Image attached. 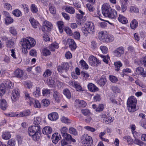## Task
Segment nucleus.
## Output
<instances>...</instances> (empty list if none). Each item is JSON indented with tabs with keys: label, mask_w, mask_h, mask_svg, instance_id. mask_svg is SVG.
<instances>
[{
	"label": "nucleus",
	"mask_w": 146,
	"mask_h": 146,
	"mask_svg": "<svg viewBox=\"0 0 146 146\" xmlns=\"http://www.w3.org/2000/svg\"><path fill=\"white\" fill-rule=\"evenodd\" d=\"M111 89L114 93H120L121 92L120 89L117 86H112L111 87Z\"/></svg>",
	"instance_id": "33"
},
{
	"label": "nucleus",
	"mask_w": 146,
	"mask_h": 146,
	"mask_svg": "<svg viewBox=\"0 0 146 146\" xmlns=\"http://www.w3.org/2000/svg\"><path fill=\"white\" fill-rule=\"evenodd\" d=\"M49 11L50 13L52 14H55L56 13V11L54 6L53 5L50 4H49Z\"/></svg>",
	"instance_id": "41"
},
{
	"label": "nucleus",
	"mask_w": 146,
	"mask_h": 146,
	"mask_svg": "<svg viewBox=\"0 0 146 146\" xmlns=\"http://www.w3.org/2000/svg\"><path fill=\"white\" fill-rule=\"evenodd\" d=\"M42 131L44 134H50L52 132V129L49 126H46L43 129Z\"/></svg>",
	"instance_id": "26"
},
{
	"label": "nucleus",
	"mask_w": 146,
	"mask_h": 146,
	"mask_svg": "<svg viewBox=\"0 0 146 146\" xmlns=\"http://www.w3.org/2000/svg\"><path fill=\"white\" fill-rule=\"evenodd\" d=\"M54 99L57 102H59L60 100L61 95L59 93L56 91L54 92L53 94Z\"/></svg>",
	"instance_id": "18"
},
{
	"label": "nucleus",
	"mask_w": 146,
	"mask_h": 146,
	"mask_svg": "<svg viewBox=\"0 0 146 146\" xmlns=\"http://www.w3.org/2000/svg\"><path fill=\"white\" fill-rule=\"evenodd\" d=\"M25 99L26 100H28L29 104L33 101V98H32L30 96V94L27 92L25 93Z\"/></svg>",
	"instance_id": "31"
},
{
	"label": "nucleus",
	"mask_w": 146,
	"mask_h": 146,
	"mask_svg": "<svg viewBox=\"0 0 146 146\" xmlns=\"http://www.w3.org/2000/svg\"><path fill=\"white\" fill-rule=\"evenodd\" d=\"M20 91L18 89L13 90L11 94V98L13 103L17 102L20 97Z\"/></svg>",
	"instance_id": "6"
},
{
	"label": "nucleus",
	"mask_w": 146,
	"mask_h": 146,
	"mask_svg": "<svg viewBox=\"0 0 146 146\" xmlns=\"http://www.w3.org/2000/svg\"><path fill=\"white\" fill-rule=\"evenodd\" d=\"M41 130L40 127L39 125L31 126L29 128L28 133L30 136H32L33 139L37 141L39 138L38 133Z\"/></svg>",
	"instance_id": "2"
},
{
	"label": "nucleus",
	"mask_w": 146,
	"mask_h": 146,
	"mask_svg": "<svg viewBox=\"0 0 146 146\" xmlns=\"http://www.w3.org/2000/svg\"><path fill=\"white\" fill-rule=\"evenodd\" d=\"M61 121L62 122L67 124H68L70 123V121L69 119H68L67 118L64 117H62L61 118Z\"/></svg>",
	"instance_id": "64"
},
{
	"label": "nucleus",
	"mask_w": 146,
	"mask_h": 146,
	"mask_svg": "<svg viewBox=\"0 0 146 146\" xmlns=\"http://www.w3.org/2000/svg\"><path fill=\"white\" fill-rule=\"evenodd\" d=\"M83 16L80 14H77L76 16V22L78 25H81L83 24L84 22L83 19Z\"/></svg>",
	"instance_id": "15"
},
{
	"label": "nucleus",
	"mask_w": 146,
	"mask_h": 146,
	"mask_svg": "<svg viewBox=\"0 0 146 146\" xmlns=\"http://www.w3.org/2000/svg\"><path fill=\"white\" fill-rule=\"evenodd\" d=\"M63 93L68 99H69L70 98V91L67 89H65L63 90Z\"/></svg>",
	"instance_id": "37"
},
{
	"label": "nucleus",
	"mask_w": 146,
	"mask_h": 146,
	"mask_svg": "<svg viewBox=\"0 0 146 146\" xmlns=\"http://www.w3.org/2000/svg\"><path fill=\"white\" fill-rule=\"evenodd\" d=\"M21 7L23 8V11L27 13L29 11V9L28 6L25 4H23L22 5Z\"/></svg>",
	"instance_id": "63"
},
{
	"label": "nucleus",
	"mask_w": 146,
	"mask_h": 146,
	"mask_svg": "<svg viewBox=\"0 0 146 146\" xmlns=\"http://www.w3.org/2000/svg\"><path fill=\"white\" fill-rule=\"evenodd\" d=\"M114 65L115 67V70L118 71L120 69V68L122 66V64L121 62L118 61L115 62Z\"/></svg>",
	"instance_id": "38"
},
{
	"label": "nucleus",
	"mask_w": 146,
	"mask_h": 146,
	"mask_svg": "<svg viewBox=\"0 0 146 146\" xmlns=\"http://www.w3.org/2000/svg\"><path fill=\"white\" fill-rule=\"evenodd\" d=\"M82 141L83 144L86 146H90L93 144V141L92 137L86 134L82 135Z\"/></svg>",
	"instance_id": "5"
},
{
	"label": "nucleus",
	"mask_w": 146,
	"mask_h": 146,
	"mask_svg": "<svg viewBox=\"0 0 146 146\" xmlns=\"http://www.w3.org/2000/svg\"><path fill=\"white\" fill-rule=\"evenodd\" d=\"M117 16V12L115 9H112L105 17L111 19H115Z\"/></svg>",
	"instance_id": "11"
},
{
	"label": "nucleus",
	"mask_w": 146,
	"mask_h": 146,
	"mask_svg": "<svg viewBox=\"0 0 146 146\" xmlns=\"http://www.w3.org/2000/svg\"><path fill=\"white\" fill-rule=\"evenodd\" d=\"M13 14L15 16L19 17L22 15L21 11L18 9H16L13 10L12 12Z\"/></svg>",
	"instance_id": "35"
},
{
	"label": "nucleus",
	"mask_w": 146,
	"mask_h": 146,
	"mask_svg": "<svg viewBox=\"0 0 146 146\" xmlns=\"http://www.w3.org/2000/svg\"><path fill=\"white\" fill-rule=\"evenodd\" d=\"M96 58L93 55L90 56L88 59V62L92 66H95V62Z\"/></svg>",
	"instance_id": "25"
},
{
	"label": "nucleus",
	"mask_w": 146,
	"mask_h": 146,
	"mask_svg": "<svg viewBox=\"0 0 146 146\" xmlns=\"http://www.w3.org/2000/svg\"><path fill=\"white\" fill-rule=\"evenodd\" d=\"M31 112L29 110H27L23 112H20L19 113V117L28 116L30 114Z\"/></svg>",
	"instance_id": "27"
},
{
	"label": "nucleus",
	"mask_w": 146,
	"mask_h": 146,
	"mask_svg": "<svg viewBox=\"0 0 146 146\" xmlns=\"http://www.w3.org/2000/svg\"><path fill=\"white\" fill-rule=\"evenodd\" d=\"M29 21L33 27L35 28H36L39 26V23L38 22L33 18H30Z\"/></svg>",
	"instance_id": "24"
},
{
	"label": "nucleus",
	"mask_w": 146,
	"mask_h": 146,
	"mask_svg": "<svg viewBox=\"0 0 146 146\" xmlns=\"http://www.w3.org/2000/svg\"><path fill=\"white\" fill-rule=\"evenodd\" d=\"M42 53L43 55L45 56L49 55L50 54V52L49 50L46 48H44L43 49Z\"/></svg>",
	"instance_id": "45"
},
{
	"label": "nucleus",
	"mask_w": 146,
	"mask_h": 146,
	"mask_svg": "<svg viewBox=\"0 0 146 146\" xmlns=\"http://www.w3.org/2000/svg\"><path fill=\"white\" fill-rule=\"evenodd\" d=\"M82 66V67L83 69H87L88 68V66L86 62L83 60H82L80 62Z\"/></svg>",
	"instance_id": "42"
},
{
	"label": "nucleus",
	"mask_w": 146,
	"mask_h": 146,
	"mask_svg": "<svg viewBox=\"0 0 146 146\" xmlns=\"http://www.w3.org/2000/svg\"><path fill=\"white\" fill-rule=\"evenodd\" d=\"M8 105L6 100L1 99L0 100V108L1 109L5 110L7 109Z\"/></svg>",
	"instance_id": "14"
},
{
	"label": "nucleus",
	"mask_w": 146,
	"mask_h": 146,
	"mask_svg": "<svg viewBox=\"0 0 146 146\" xmlns=\"http://www.w3.org/2000/svg\"><path fill=\"white\" fill-rule=\"evenodd\" d=\"M32 117L34 118V124L37 126L41 122V118L39 116L36 115H33Z\"/></svg>",
	"instance_id": "21"
},
{
	"label": "nucleus",
	"mask_w": 146,
	"mask_h": 146,
	"mask_svg": "<svg viewBox=\"0 0 146 146\" xmlns=\"http://www.w3.org/2000/svg\"><path fill=\"white\" fill-rule=\"evenodd\" d=\"M113 40V36L110 35H107L104 42H110L112 41Z\"/></svg>",
	"instance_id": "39"
},
{
	"label": "nucleus",
	"mask_w": 146,
	"mask_h": 146,
	"mask_svg": "<svg viewBox=\"0 0 146 146\" xmlns=\"http://www.w3.org/2000/svg\"><path fill=\"white\" fill-rule=\"evenodd\" d=\"M64 31L67 34L70 36L72 35V33L71 29L68 27H66L64 29Z\"/></svg>",
	"instance_id": "62"
},
{
	"label": "nucleus",
	"mask_w": 146,
	"mask_h": 146,
	"mask_svg": "<svg viewBox=\"0 0 146 146\" xmlns=\"http://www.w3.org/2000/svg\"><path fill=\"white\" fill-rule=\"evenodd\" d=\"M35 44L36 42L33 38L29 37L23 38L22 48V52L24 54H26L28 52L27 49H29L33 47Z\"/></svg>",
	"instance_id": "1"
},
{
	"label": "nucleus",
	"mask_w": 146,
	"mask_h": 146,
	"mask_svg": "<svg viewBox=\"0 0 146 146\" xmlns=\"http://www.w3.org/2000/svg\"><path fill=\"white\" fill-rule=\"evenodd\" d=\"M11 137V135L9 132L5 131L2 132V137L3 139L7 140L10 138Z\"/></svg>",
	"instance_id": "23"
},
{
	"label": "nucleus",
	"mask_w": 146,
	"mask_h": 146,
	"mask_svg": "<svg viewBox=\"0 0 146 146\" xmlns=\"http://www.w3.org/2000/svg\"><path fill=\"white\" fill-rule=\"evenodd\" d=\"M42 101L43 105L45 107L47 106L50 104V101L48 99H44Z\"/></svg>",
	"instance_id": "59"
},
{
	"label": "nucleus",
	"mask_w": 146,
	"mask_h": 146,
	"mask_svg": "<svg viewBox=\"0 0 146 146\" xmlns=\"http://www.w3.org/2000/svg\"><path fill=\"white\" fill-rule=\"evenodd\" d=\"M75 106L77 108L85 107L86 105V103L84 100L79 99L75 100L74 103Z\"/></svg>",
	"instance_id": "9"
},
{
	"label": "nucleus",
	"mask_w": 146,
	"mask_h": 146,
	"mask_svg": "<svg viewBox=\"0 0 146 146\" xmlns=\"http://www.w3.org/2000/svg\"><path fill=\"white\" fill-rule=\"evenodd\" d=\"M14 75L16 77L24 79L27 78V74L24 72L22 70L19 69H17L15 70L14 72Z\"/></svg>",
	"instance_id": "7"
},
{
	"label": "nucleus",
	"mask_w": 146,
	"mask_h": 146,
	"mask_svg": "<svg viewBox=\"0 0 146 146\" xmlns=\"http://www.w3.org/2000/svg\"><path fill=\"white\" fill-rule=\"evenodd\" d=\"M61 138V137L59 134L58 133H55L52 135L51 139L53 143L56 144Z\"/></svg>",
	"instance_id": "12"
},
{
	"label": "nucleus",
	"mask_w": 146,
	"mask_h": 146,
	"mask_svg": "<svg viewBox=\"0 0 146 146\" xmlns=\"http://www.w3.org/2000/svg\"><path fill=\"white\" fill-rule=\"evenodd\" d=\"M100 56L103 59V61L106 64L108 63V59H110V57L108 55L104 56L100 55Z\"/></svg>",
	"instance_id": "49"
},
{
	"label": "nucleus",
	"mask_w": 146,
	"mask_h": 146,
	"mask_svg": "<svg viewBox=\"0 0 146 146\" xmlns=\"http://www.w3.org/2000/svg\"><path fill=\"white\" fill-rule=\"evenodd\" d=\"M119 21L123 24H126L128 22V20L123 15L119 14L118 17Z\"/></svg>",
	"instance_id": "22"
},
{
	"label": "nucleus",
	"mask_w": 146,
	"mask_h": 146,
	"mask_svg": "<svg viewBox=\"0 0 146 146\" xmlns=\"http://www.w3.org/2000/svg\"><path fill=\"white\" fill-rule=\"evenodd\" d=\"M88 89L89 90L92 92L98 91V88L94 84L90 83L88 85Z\"/></svg>",
	"instance_id": "20"
},
{
	"label": "nucleus",
	"mask_w": 146,
	"mask_h": 146,
	"mask_svg": "<svg viewBox=\"0 0 146 146\" xmlns=\"http://www.w3.org/2000/svg\"><path fill=\"white\" fill-rule=\"evenodd\" d=\"M1 81L4 83L3 84H5V87L9 89H11L13 88L14 86V83L10 80H2Z\"/></svg>",
	"instance_id": "10"
},
{
	"label": "nucleus",
	"mask_w": 146,
	"mask_h": 146,
	"mask_svg": "<svg viewBox=\"0 0 146 146\" xmlns=\"http://www.w3.org/2000/svg\"><path fill=\"white\" fill-rule=\"evenodd\" d=\"M6 44L7 47L9 48H11L13 47L14 45V43L11 40H8L6 42Z\"/></svg>",
	"instance_id": "46"
},
{
	"label": "nucleus",
	"mask_w": 146,
	"mask_h": 146,
	"mask_svg": "<svg viewBox=\"0 0 146 146\" xmlns=\"http://www.w3.org/2000/svg\"><path fill=\"white\" fill-rule=\"evenodd\" d=\"M82 31L84 34L94 32L95 30L93 23L91 22H86L84 25V27L82 28Z\"/></svg>",
	"instance_id": "4"
},
{
	"label": "nucleus",
	"mask_w": 146,
	"mask_h": 146,
	"mask_svg": "<svg viewBox=\"0 0 146 146\" xmlns=\"http://www.w3.org/2000/svg\"><path fill=\"white\" fill-rule=\"evenodd\" d=\"M136 74L138 75H141L145 77L146 76V74L144 71V69L141 67L136 68Z\"/></svg>",
	"instance_id": "17"
},
{
	"label": "nucleus",
	"mask_w": 146,
	"mask_h": 146,
	"mask_svg": "<svg viewBox=\"0 0 146 146\" xmlns=\"http://www.w3.org/2000/svg\"><path fill=\"white\" fill-rule=\"evenodd\" d=\"M138 22L136 19H133L131 22L130 27L132 29H135L138 26Z\"/></svg>",
	"instance_id": "34"
},
{
	"label": "nucleus",
	"mask_w": 146,
	"mask_h": 146,
	"mask_svg": "<svg viewBox=\"0 0 146 146\" xmlns=\"http://www.w3.org/2000/svg\"><path fill=\"white\" fill-rule=\"evenodd\" d=\"M13 19L11 17H7L5 19V24L9 25L12 23L13 22Z\"/></svg>",
	"instance_id": "44"
},
{
	"label": "nucleus",
	"mask_w": 146,
	"mask_h": 146,
	"mask_svg": "<svg viewBox=\"0 0 146 146\" xmlns=\"http://www.w3.org/2000/svg\"><path fill=\"white\" fill-rule=\"evenodd\" d=\"M74 88L77 91H80L82 90V88L80 84L77 82H74Z\"/></svg>",
	"instance_id": "32"
},
{
	"label": "nucleus",
	"mask_w": 146,
	"mask_h": 146,
	"mask_svg": "<svg viewBox=\"0 0 146 146\" xmlns=\"http://www.w3.org/2000/svg\"><path fill=\"white\" fill-rule=\"evenodd\" d=\"M43 25L48 28L51 29L52 25L51 23L47 21H45L43 22Z\"/></svg>",
	"instance_id": "48"
},
{
	"label": "nucleus",
	"mask_w": 146,
	"mask_h": 146,
	"mask_svg": "<svg viewBox=\"0 0 146 146\" xmlns=\"http://www.w3.org/2000/svg\"><path fill=\"white\" fill-rule=\"evenodd\" d=\"M129 11L131 13H137L139 12V9L135 6L130 7Z\"/></svg>",
	"instance_id": "40"
},
{
	"label": "nucleus",
	"mask_w": 146,
	"mask_h": 146,
	"mask_svg": "<svg viewBox=\"0 0 146 146\" xmlns=\"http://www.w3.org/2000/svg\"><path fill=\"white\" fill-rule=\"evenodd\" d=\"M5 114L8 117H19V113H16L13 112L8 113H5Z\"/></svg>",
	"instance_id": "52"
},
{
	"label": "nucleus",
	"mask_w": 146,
	"mask_h": 146,
	"mask_svg": "<svg viewBox=\"0 0 146 146\" xmlns=\"http://www.w3.org/2000/svg\"><path fill=\"white\" fill-rule=\"evenodd\" d=\"M131 70L129 68L124 69L123 70L122 76L123 77L125 75H126L127 74L131 73Z\"/></svg>",
	"instance_id": "56"
},
{
	"label": "nucleus",
	"mask_w": 146,
	"mask_h": 146,
	"mask_svg": "<svg viewBox=\"0 0 146 146\" xmlns=\"http://www.w3.org/2000/svg\"><path fill=\"white\" fill-rule=\"evenodd\" d=\"M33 94L35 97H38L40 94V88L36 87L35 91L33 92Z\"/></svg>",
	"instance_id": "55"
},
{
	"label": "nucleus",
	"mask_w": 146,
	"mask_h": 146,
	"mask_svg": "<svg viewBox=\"0 0 146 146\" xmlns=\"http://www.w3.org/2000/svg\"><path fill=\"white\" fill-rule=\"evenodd\" d=\"M52 72L51 70L49 69H47L46 70L43 76L44 77H47L51 75Z\"/></svg>",
	"instance_id": "47"
},
{
	"label": "nucleus",
	"mask_w": 146,
	"mask_h": 146,
	"mask_svg": "<svg viewBox=\"0 0 146 146\" xmlns=\"http://www.w3.org/2000/svg\"><path fill=\"white\" fill-rule=\"evenodd\" d=\"M111 9L110 5L108 4L104 3L102 7V12L103 15L105 17Z\"/></svg>",
	"instance_id": "8"
},
{
	"label": "nucleus",
	"mask_w": 146,
	"mask_h": 146,
	"mask_svg": "<svg viewBox=\"0 0 146 146\" xmlns=\"http://www.w3.org/2000/svg\"><path fill=\"white\" fill-rule=\"evenodd\" d=\"M109 78L110 80L113 83H116L118 81L117 78L113 75H110Z\"/></svg>",
	"instance_id": "53"
},
{
	"label": "nucleus",
	"mask_w": 146,
	"mask_h": 146,
	"mask_svg": "<svg viewBox=\"0 0 146 146\" xmlns=\"http://www.w3.org/2000/svg\"><path fill=\"white\" fill-rule=\"evenodd\" d=\"M48 117L49 119L51 121H55L58 119V115L56 112H52L48 114Z\"/></svg>",
	"instance_id": "13"
},
{
	"label": "nucleus",
	"mask_w": 146,
	"mask_h": 146,
	"mask_svg": "<svg viewBox=\"0 0 146 146\" xmlns=\"http://www.w3.org/2000/svg\"><path fill=\"white\" fill-rule=\"evenodd\" d=\"M31 11L33 13H36L38 11L37 7L35 4H33L31 5Z\"/></svg>",
	"instance_id": "54"
},
{
	"label": "nucleus",
	"mask_w": 146,
	"mask_h": 146,
	"mask_svg": "<svg viewBox=\"0 0 146 146\" xmlns=\"http://www.w3.org/2000/svg\"><path fill=\"white\" fill-rule=\"evenodd\" d=\"M103 109V105L102 104H100L97 106V107L95 110L96 111L99 112L102 111Z\"/></svg>",
	"instance_id": "61"
},
{
	"label": "nucleus",
	"mask_w": 146,
	"mask_h": 146,
	"mask_svg": "<svg viewBox=\"0 0 146 146\" xmlns=\"http://www.w3.org/2000/svg\"><path fill=\"white\" fill-rule=\"evenodd\" d=\"M9 31L13 35L16 36L17 35V31L15 28L13 27H11L9 28Z\"/></svg>",
	"instance_id": "51"
},
{
	"label": "nucleus",
	"mask_w": 146,
	"mask_h": 146,
	"mask_svg": "<svg viewBox=\"0 0 146 146\" xmlns=\"http://www.w3.org/2000/svg\"><path fill=\"white\" fill-rule=\"evenodd\" d=\"M137 102V100L133 96H131L128 98L127 102V109L129 112H133L135 111Z\"/></svg>",
	"instance_id": "3"
},
{
	"label": "nucleus",
	"mask_w": 146,
	"mask_h": 146,
	"mask_svg": "<svg viewBox=\"0 0 146 146\" xmlns=\"http://www.w3.org/2000/svg\"><path fill=\"white\" fill-rule=\"evenodd\" d=\"M114 120L113 117H111L110 116H107L106 118L105 119L104 121L107 124H110Z\"/></svg>",
	"instance_id": "43"
},
{
	"label": "nucleus",
	"mask_w": 146,
	"mask_h": 146,
	"mask_svg": "<svg viewBox=\"0 0 146 146\" xmlns=\"http://www.w3.org/2000/svg\"><path fill=\"white\" fill-rule=\"evenodd\" d=\"M57 24L60 32L62 33L64 27L63 22L62 21H58L57 22Z\"/></svg>",
	"instance_id": "28"
},
{
	"label": "nucleus",
	"mask_w": 146,
	"mask_h": 146,
	"mask_svg": "<svg viewBox=\"0 0 146 146\" xmlns=\"http://www.w3.org/2000/svg\"><path fill=\"white\" fill-rule=\"evenodd\" d=\"M8 146H14L15 144V141L14 139H11L8 142Z\"/></svg>",
	"instance_id": "58"
},
{
	"label": "nucleus",
	"mask_w": 146,
	"mask_h": 146,
	"mask_svg": "<svg viewBox=\"0 0 146 146\" xmlns=\"http://www.w3.org/2000/svg\"><path fill=\"white\" fill-rule=\"evenodd\" d=\"M5 84L2 83L0 85V96H2L6 92V88Z\"/></svg>",
	"instance_id": "29"
},
{
	"label": "nucleus",
	"mask_w": 146,
	"mask_h": 146,
	"mask_svg": "<svg viewBox=\"0 0 146 146\" xmlns=\"http://www.w3.org/2000/svg\"><path fill=\"white\" fill-rule=\"evenodd\" d=\"M106 82V80L104 76H102L101 78L98 81V84L101 86H104Z\"/></svg>",
	"instance_id": "30"
},
{
	"label": "nucleus",
	"mask_w": 146,
	"mask_h": 146,
	"mask_svg": "<svg viewBox=\"0 0 146 146\" xmlns=\"http://www.w3.org/2000/svg\"><path fill=\"white\" fill-rule=\"evenodd\" d=\"M107 35V33L106 31H101L99 32L98 33V38L100 40L104 42Z\"/></svg>",
	"instance_id": "19"
},
{
	"label": "nucleus",
	"mask_w": 146,
	"mask_h": 146,
	"mask_svg": "<svg viewBox=\"0 0 146 146\" xmlns=\"http://www.w3.org/2000/svg\"><path fill=\"white\" fill-rule=\"evenodd\" d=\"M31 102L29 104L30 106H33L34 108H40L41 107V104L39 101L37 100L33 99V101Z\"/></svg>",
	"instance_id": "16"
},
{
	"label": "nucleus",
	"mask_w": 146,
	"mask_h": 146,
	"mask_svg": "<svg viewBox=\"0 0 146 146\" xmlns=\"http://www.w3.org/2000/svg\"><path fill=\"white\" fill-rule=\"evenodd\" d=\"M82 113L85 116H89L90 113V112L89 110L87 109H82L81 110Z\"/></svg>",
	"instance_id": "50"
},
{
	"label": "nucleus",
	"mask_w": 146,
	"mask_h": 146,
	"mask_svg": "<svg viewBox=\"0 0 146 146\" xmlns=\"http://www.w3.org/2000/svg\"><path fill=\"white\" fill-rule=\"evenodd\" d=\"M43 96L47 97H49L50 94V90L48 89L43 90L42 91Z\"/></svg>",
	"instance_id": "36"
},
{
	"label": "nucleus",
	"mask_w": 146,
	"mask_h": 146,
	"mask_svg": "<svg viewBox=\"0 0 146 146\" xmlns=\"http://www.w3.org/2000/svg\"><path fill=\"white\" fill-rule=\"evenodd\" d=\"M86 6L88 9V10L91 12H93L95 9L93 6L89 3L86 4Z\"/></svg>",
	"instance_id": "60"
},
{
	"label": "nucleus",
	"mask_w": 146,
	"mask_h": 146,
	"mask_svg": "<svg viewBox=\"0 0 146 146\" xmlns=\"http://www.w3.org/2000/svg\"><path fill=\"white\" fill-rule=\"evenodd\" d=\"M100 49L103 53H107L108 52V48L105 46H101L100 47Z\"/></svg>",
	"instance_id": "57"
}]
</instances>
